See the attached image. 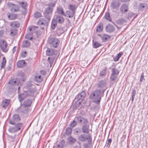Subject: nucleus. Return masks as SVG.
<instances>
[{
    "label": "nucleus",
    "instance_id": "f257e3e1",
    "mask_svg": "<svg viewBox=\"0 0 148 148\" xmlns=\"http://www.w3.org/2000/svg\"><path fill=\"white\" fill-rule=\"evenodd\" d=\"M101 91L97 90L92 92L90 95V98L93 99V102L97 104H99L101 99Z\"/></svg>",
    "mask_w": 148,
    "mask_h": 148
},
{
    "label": "nucleus",
    "instance_id": "f03ea898",
    "mask_svg": "<svg viewBox=\"0 0 148 148\" xmlns=\"http://www.w3.org/2000/svg\"><path fill=\"white\" fill-rule=\"evenodd\" d=\"M13 125V126L10 127L8 130L11 133L18 131L23 127V124L21 123H15Z\"/></svg>",
    "mask_w": 148,
    "mask_h": 148
},
{
    "label": "nucleus",
    "instance_id": "7ed1b4c3",
    "mask_svg": "<svg viewBox=\"0 0 148 148\" xmlns=\"http://www.w3.org/2000/svg\"><path fill=\"white\" fill-rule=\"evenodd\" d=\"M21 120V117L19 114H15L12 116L11 119L9 121V123L11 125H14L15 123L19 122Z\"/></svg>",
    "mask_w": 148,
    "mask_h": 148
},
{
    "label": "nucleus",
    "instance_id": "20e7f679",
    "mask_svg": "<svg viewBox=\"0 0 148 148\" xmlns=\"http://www.w3.org/2000/svg\"><path fill=\"white\" fill-rule=\"evenodd\" d=\"M27 85L28 87H32V88H29V90L26 92L28 96H32L36 92V89L32 83L31 82H29Z\"/></svg>",
    "mask_w": 148,
    "mask_h": 148
},
{
    "label": "nucleus",
    "instance_id": "39448f33",
    "mask_svg": "<svg viewBox=\"0 0 148 148\" xmlns=\"http://www.w3.org/2000/svg\"><path fill=\"white\" fill-rule=\"evenodd\" d=\"M7 6L9 8H10L11 11L12 12H17L19 11L18 5L12 2H8L7 4Z\"/></svg>",
    "mask_w": 148,
    "mask_h": 148
},
{
    "label": "nucleus",
    "instance_id": "423d86ee",
    "mask_svg": "<svg viewBox=\"0 0 148 148\" xmlns=\"http://www.w3.org/2000/svg\"><path fill=\"white\" fill-rule=\"evenodd\" d=\"M79 140L82 142H86L89 140H91L90 136L89 134H82L79 137Z\"/></svg>",
    "mask_w": 148,
    "mask_h": 148
},
{
    "label": "nucleus",
    "instance_id": "0eeeda50",
    "mask_svg": "<svg viewBox=\"0 0 148 148\" xmlns=\"http://www.w3.org/2000/svg\"><path fill=\"white\" fill-rule=\"evenodd\" d=\"M75 119L77 120V122L83 124L87 125V123H88L87 119L81 116H76L75 117Z\"/></svg>",
    "mask_w": 148,
    "mask_h": 148
},
{
    "label": "nucleus",
    "instance_id": "6e6552de",
    "mask_svg": "<svg viewBox=\"0 0 148 148\" xmlns=\"http://www.w3.org/2000/svg\"><path fill=\"white\" fill-rule=\"evenodd\" d=\"M0 47L3 51L6 52L8 51L7 48V44L6 41L3 40H2L1 41L0 43Z\"/></svg>",
    "mask_w": 148,
    "mask_h": 148
},
{
    "label": "nucleus",
    "instance_id": "1a4fd4ad",
    "mask_svg": "<svg viewBox=\"0 0 148 148\" xmlns=\"http://www.w3.org/2000/svg\"><path fill=\"white\" fill-rule=\"evenodd\" d=\"M48 20L44 18H41L37 22L38 25H47L49 21Z\"/></svg>",
    "mask_w": 148,
    "mask_h": 148
},
{
    "label": "nucleus",
    "instance_id": "9d476101",
    "mask_svg": "<svg viewBox=\"0 0 148 148\" xmlns=\"http://www.w3.org/2000/svg\"><path fill=\"white\" fill-rule=\"evenodd\" d=\"M75 13V12L67 10L66 11L64 16L69 18H72L73 17Z\"/></svg>",
    "mask_w": 148,
    "mask_h": 148
},
{
    "label": "nucleus",
    "instance_id": "9b49d317",
    "mask_svg": "<svg viewBox=\"0 0 148 148\" xmlns=\"http://www.w3.org/2000/svg\"><path fill=\"white\" fill-rule=\"evenodd\" d=\"M106 32L111 33L114 31L115 28L113 26L110 24L107 25L105 28Z\"/></svg>",
    "mask_w": 148,
    "mask_h": 148
},
{
    "label": "nucleus",
    "instance_id": "f8f14e48",
    "mask_svg": "<svg viewBox=\"0 0 148 148\" xmlns=\"http://www.w3.org/2000/svg\"><path fill=\"white\" fill-rule=\"evenodd\" d=\"M55 19L57 22L59 23H62L64 21V18L61 15H58L56 16Z\"/></svg>",
    "mask_w": 148,
    "mask_h": 148
},
{
    "label": "nucleus",
    "instance_id": "ddd939ff",
    "mask_svg": "<svg viewBox=\"0 0 148 148\" xmlns=\"http://www.w3.org/2000/svg\"><path fill=\"white\" fill-rule=\"evenodd\" d=\"M128 9V6L126 4H123L120 8V11L122 13H125L127 11Z\"/></svg>",
    "mask_w": 148,
    "mask_h": 148
},
{
    "label": "nucleus",
    "instance_id": "4468645a",
    "mask_svg": "<svg viewBox=\"0 0 148 148\" xmlns=\"http://www.w3.org/2000/svg\"><path fill=\"white\" fill-rule=\"evenodd\" d=\"M89 125H84L82 128V130L83 133L88 134L89 132Z\"/></svg>",
    "mask_w": 148,
    "mask_h": 148
},
{
    "label": "nucleus",
    "instance_id": "2eb2a0df",
    "mask_svg": "<svg viewBox=\"0 0 148 148\" xmlns=\"http://www.w3.org/2000/svg\"><path fill=\"white\" fill-rule=\"evenodd\" d=\"M86 94L85 91L83 90L78 95L77 99L78 100L83 99L86 97Z\"/></svg>",
    "mask_w": 148,
    "mask_h": 148
},
{
    "label": "nucleus",
    "instance_id": "dca6fc26",
    "mask_svg": "<svg viewBox=\"0 0 148 148\" xmlns=\"http://www.w3.org/2000/svg\"><path fill=\"white\" fill-rule=\"evenodd\" d=\"M59 43V40L57 39H54L52 40L51 43V45L54 47H58Z\"/></svg>",
    "mask_w": 148,
    "mask_h": 148
},
{
    "label": "nucleus",
    "instance_id": "f3484780",
    "mask_svg": "<svg viewBox=\"0 0 148 148\" xmlns=\"http://www.w3.org/2000/svg\"><path fill=\"white\" fill-rule=\"evenodd\" d=\"M57 12L60 15L64 16L65 12L62 7L61 6H58L57 8Z\"/></svg>",
    "mask_w": 148,
    "mask_h": 148
},
{
    "label": "nucleus",
    "instance_id": "a211bd4d",
    "mask_svg": "<svg viewBox=\"0 0 148 148\" xmlns=\"http://www.w3.org/2000/svg\"><path fill=\"white\" fill-rule=\"evenodd\" d=\"M27 96L28 95H27L26 92H24L23 93L20 95L18 97L20 101L21 102L24 99L26 98Z\"/></svg>",
    "mask_w": 148,
    "mask_h": 148
},
{
    "label": "nucleus",
    "instance_id": "6ab92c4d",
    "mask_svg": "<svg viewBox=\"0 0 148 148\" xmlns=\"http://www.w3.org/2000/svg\"><path fill=\"white\" fill-rule=\"evenodd\" d=\"M9 84L12 86L18 85L19 84L18 82L17 81V79H11L9 82Z\"/></svg>",
    "mask_w": 148,
    "mask_h": 148
},
{
    "label": "nucleus",
    "instance_id": "aec40b11",
    "mask_svg": "<svg viewBox=\"0 0 148 148\" xmlns=\"http://www.w3.org/2000/svg\"><path fill=\"white\" fill-rule=\"evenodd\" d=\"M77 6L75 4H69L68 6V9L69 10L73 12H75Z\"/></svg>",
    "mask_w": 148,
    "mask_h": 148
},
{
    "label": "nucleus",
    "instance_id": "412c9836",
    "mask_svg": "<svg viewBox=\"0 0 148 148\" xmlns=\"http://www.w3.org/2000/svg\"><path fill=\"white\" fill-rule=\"evenodd\" d=\"M10 102L9 100L5 99L2 102L1 106L3 108H5L8 106Z\"/></svg>",
    "mask_w": 148,
    "mask_h": 148
},
{
    "label": "nucleus",
    "instance_id": "4be33fe9",
    "mask_svg": "<svg viewBox=\"0 0 148 148\" xmlns=\"http://www.w3.org/2000/svg\"><path fill=\"white\" fill-rule=\"evenodd\" d=\"M55 50L52 49L48 48L46 54L49 56H52L55 54Z\"/></svg>",
    "mask_w": 148,
    "mask_h": 148
},
{
    "label": "nucleus",
    "instance_id": "5701e85b",
    "mask_svg": "<svg viewBox=\"0 0 148 148\" xmlns=\"http://www.w3.org/2000/svg\"><path fill=\"white\" fill-rule=\"evenodd\" d=\"M18 15L17 14H9L8 15V18L10 20H13L17 18Z\"/></svg>",
    "mask_w": 148,
    "mask_h": 148
},
{
    "label": "nucleus",
    "instance_id": "b1692460",
    "mask_svg": "<svg viewBox=\"0 0 148 148\" xmlns=\"http://www.w3.org/2000/svg\"><path fill=\"white\" fill-rule=\"evenodd\" d=\"M11 27L13 28H18L19 26V24L17 21H13L11 23Z\"/></svg>",
    "mask_w": 148,
    "mask_h": 148
},
{
    "label": "nucleus",
    "instance_id": "393cba45",
    "mask_svg": "<svg viewBox=\"0 0 148 148\" xmlns=\"http://www.w3.org/2000/svg\"><path fill=\"white\" fill-rule=\"evenodd\" d=\"M25 64V62L24 60H22L18 61L17 63V65L18 67L21 68L24 66Z\"/></svg>",
    "mask_w": 148,
    "mask_h": 148
},
{
    "label": "nucleus",
    "instance_id": "a878e982",
    "mask_svg": "<svg viewBox=\"0 0 148 148\" xmlns=\"http://www.w3.org/2000/svg\"><path fill=\"white\" fill-rule=\"evenodd\" d=\"M57 22L55 19V18H54L52 21L51 27L52 29H54L56 28L57 25Z\"/></svg>",
    "mask_w": 148,
    "mask_h": 148
},
{
    "label": "nucleus",
    "instance_id": "bb28decb",
    "mask_svg": "<svg viewBox=\"0 0 148 148\" xmlns=\"http://www.w3.org/2000/svg\"><path fill=\"white\" fill-rule=\"evenodd\" d=\"M110 38V36L109 35L106 34H103L101 37L102 40L103 42L106 41L107 40Z\"/></svg>",
    "mask_w": 148,
    "mask_h": 148
},
{
    "label": "nucleus",
    "instance_id": "cd10ccee",
    "mask_svg": "<svg viewBox=\"0 0 148 148\" xmlns=\"http://www.w3.org/2000/svg\"><path fill=\"white\" fill-rule=\"evenodd\" d=\"M106 83L104 81H100L98 84V87L100 88H103L106 86Z\"/></svg>",
    "mask_w": 148,
    "mask_h": 148
},
{
    "label": "nucleus",
    "instance_id": "c85d7f7f",
    "mask_svg": "<svg viewBox=\"0 0 148 148\" xmlns=\"http://www.w3.org/2000/svg\"><path fill=\"white\" fill-rule=\"evenodd\" d=\"M31 103V100L30 99H28L24 101L23 105L27 107L30 106Z\"/></svg>",
    "mask_w": 148,
    "mask_h": 148
},
{
    "label": "nucleus",
    "instance_id": "c756f323",
    "mask_svg": "<svg viewBox=\"0 0 148 148\" xmlns=\"http://www.w3.org/2000/svg\"><path fill=\"white\" fill-rule=\"evenodd\" d=\"M103 29V25L102 23H99L98 25L96 31L98 32H100L102 31Z\"/></svg>",
    "mask_w": 148,
    "mask_h": 148
},
{
    "label": "nucleus",
    "instance_id": "7c9ffc66",
    "mask_svg": "<svg viewBox=\"0 0 148 148\" xmlns=\"http://www.w3.org/2000/svg\"><path fill=\"white\" fill-rule=\"evenodd\" d=\"M68 140L69 144H72L76 141V140L71 136H69L68 138Z\"/></svg>",
    "mask_w": 148,
    "mask_h": 148
},
{
    "label": "nucleus",
    "instance_id": "2f4dec72",
    "mask_svg": "<svg viewBox=\"0 0 148 148\" xmlns=\"http://www.w3.org/2000/svg\"><path fill=\"white\" fill-rule=\"evenodd\" d=\"M27 109V107L23 105L21 106L19 110L22 112L25 113L26 112Z\"/></svg>",
    "mask_w": 148,
    "mask_h": 148
},
{
    "label": "nucleus",
    "instance_id": "473e14b6",
    "mask_svg": "<svg viewBox=\"0 0 148 148\" xmlns=\"http://www.w3.org/2000/svg\"><path fill=\"white\" fill-rule=\"evenodd\" d=\"M30 42L28 40H24L23 42L22 46L23 47H27L29 46Z\"/></svg>",
    "mask_w": 148,
    "mask_h": 148
},
{
    "label": "nucleus",
    "instance_id": "72a5a7b5",
    "mask_svg": "<svg viewBox=\"0 0 148 148\" xmlns=\"http://www.w3.org/2000/svg\"><path fill=\"white\" fill-rule=\"evenodd\" d=\"M53 12V8L51 7L47 8L45 9L44 13L51 14Z\"/></svg>",
    "mask_w": 148,
    "mask_h": 148
},
{
    "label": "nucleus",
    "instance_id": "f704fd0d",
    "mask_svg": "<svg viewBox=\"0 0 148 148\" xmlns=\"http://www.w3.org/2000/svg\"><path fill=\"white\" fill-rule=\"evenodd\" d=\"M119 5V4L117 2H113L111 4V7L113 9H115L118 8Z\"/></svg>",
    "mask_w": 148,
    "mask_h": 148
},
{
    "label": "nucleus",
    "instance_id": "c9c22d12",
    "mask_svg": "<svg viewBox=\"0 0 148 148\" xmlns=\"http://www.w3.org/2000/svg\"><path fill=\"white\" fill-rule=\"evenodd\" d=\"M64 33L63 29L62 27L59 28L56 30V33L58 36H60Z\"/></svg>",
    "mask_w": 148,
    "mask_h": 148
},
{
    "label": "nucleus",
    "instance_id": "e433bc0d",
    "mask_svg": "<svg viewBox=\"0 0 148 148\" xmlns=\"http://www.w3.org/2000/svg\"><path fill=\"white\" fill-rule=\"evenodd\" d=\"M6 60L5 58L4 57L3 58L2 61L0 65L1 69L3 68L5 65Z\"/></svg>",
    "mask_w": 148,
    "mask_h": 148
},
{
    "label": "nucleus",
    "instance_id": "4c0bfd02",
    "mask_svg": "<svg viewBox=\"0 0 148 148\" xmlns=\"http://www.w3.org/2000/svg\"><path fill=\"white\" fill-rule=\"evenodd\" d=\"M44 14L46 19L49 21L52 16V14L44 12Z\"/></svg>",
    "mask_w": 148,
    "mask_h": 148
},
{
    "label": "nucleus",
    "instance_id": "58836bf2",
    "mask_svg": "<svg viewBox=\"0 0 148 148\" xmlns=\"http://www.w3.org/2000/svg\"><path fill=\"white\" fill-rule=\"evenodd\" d=\"M101 46V44L97 42H93V46L94 48H97Z\"/></svg>",
    "mask_w": 148,
    "mask_h": 148
},
{
    "label": "nucleus",
    "instance_id": "ea45409f",
    "mask_svg": "<svg viewBox=\"0 0 148 148\" xmlns=\"http://www.w3.org/2000/svg\"><path fill=\"white\" fill-rule=\"evenodd\" d=\"M107 68L105 67V68L100 72V75L101 76L105 75L106 74V71Z\"/></svg>",
    "mask_w": 148,
    "mask_h": 148
},
{
    "label": "nucleus",
    "instance_id": "a19ab883",
    "mask_svg": "<svg viewBox=\"0 0 148 148\" xmlns=\"http://www.w3.org/2000/svg\"><path fill=\"white\" fill-rule=\"evenodd\" d=\"M35 80L38 82H42V78L40 75L36 76L35 77Z\"/></svg>",
    "mask_w": 148,
    "mask_h": 148
},
{
    "label": "nucleus",
    "instance_id": "79ce46f5",
    "mask_svg": "<svg viewBox=\"0 0 148 148\" xmlns=\"http://www.w3.org/2000/svg\"><path fill=\"white\" fill-rule=\"evenodd\" d=\"M72 129L71 127H68L66 128V134L67 135H70L71 134Z\"/></svg>",
    "mask_w": 148,
    "mask_h": 148
},
{
    "label": "nucleus",
    "instance_id": "37998d69",
    "mask_svg": "<svg viewBox=\"0 0 148 148\" xmlns=\"http://www.w3.org/2000/svg\"><path fill=\"white\" fill-rule=\"evenodd\" d=\"M122 54L120 53H119L114 58V61L115 62L118 61L119 58L121 57Z\"/></svg>",
    "mask_w": 148,
    "mask_h": 148
},
{
    "label": "nucleus",
    "instance_id": "c03bdc74",
    "mask_svg": "<svg viewBox=\"0 0 148 148\" xmlns=\"http://www.w3.org/2000/svg\"><path fill=\"white\" fill-rule=\"evenodd\" d=\"M25 37L26 39L30 40H32L33 38L32 35L29 33H28L26 34L25 36Z\"/></svg>",
    "mask_w": 148,
    "mask_h": 148
},
{
    "label": "nucleus",
    "instance_id": "a18cd8bd",
    "mask_svg": "<svg viewBox=\"0 0 148 148\" xmlns=\"http://www.w3.org/2000/svg\"><path fill=\"white\" fill-rule=\"evenodd\" d=\"M117 77V75L111 74L110 77V80L112 81L115 80Z\"/></svg>",
    "mask_w": 148,
    "mask_h": 148
},
{
    "label": "nucleus",
    "instance_id": "49530a36",
    "mask_svg": "<svg viewBox=\"0 0 148 148\" xmlns=\"http://www.w3.org/2000/svg\"><path fill=\"white\" fill-rule=\"evenodd\" d=\"M48 61L49 62L50 64L51 65L53 64L54 61V58H53L52 57L50 58V57H49L48 58Z\"/></svg>",
    "mask_w": 148,
    "mask_h": 148
},
{
    "label": "nucleus",
    "instance_id": "de8ad7c7",
    "mask_svg": "<svg viewBox=\"0 0 148 148\" xmlns=\"http://www.w3.org/2000/svg\"><path fill=\"white\" fill-rule=\"evenodd\" d=\"M64 140H62L60 143V144L57 146V148H63V144H64Z\"/></svg>",
    "mask_w": 148,
    "mask_h": 148
},
{
    "label": "nucleus",
    "instance_id": "09e8293b",
    "mask_svg": "<svg viewBox=\"0 0 148 148\" xmlns=\"http://www.w3.org/2000/svg\"><path fill=\"white\" fill-rule=\"evenodd\" d=\"M105 16L107 20L110 21L111 20L110 14L108 12H107L106 13Z\"/></svg>",
    "mask_w": 148,
    "mask_h": 148
},
{
    "label": "nucleus",
    "instance_id": "8fccbe9b",
    "mask_svg": "<svg viewBox=\"0 0 148 148\" xmlns=\"http://www.w3.org/2000/svg\"><path fill=\"white\" fill-rule=\"evenodd\" d=\"M112 74L118 75L119 73V71L116 69H115V68L112 69Z\"/></svg>",
    "mask_w": 148,
    "mask_h": 148
},
{
    "label": "nucleus",
    "instance_id": "3c124183",
    "mask_svg": "<svg viewBox=\"0 0 148 148\" xmlns=\"http://www.w3.org/2000/svg\"><path fill=\"white\" fill-rule=\"evenodd\" d=\"M16 29H12L11 30L10 34L11 35L14 36L16 34Z\"/></svg>",
    "mask_w": 148,
    "mask_h": 148
},
{
    "label": "nucleus",
    "instance_id": "603ef678",
    "mask_svg": "<svg viewBox=\"0 0 148 148\" xmlns=\"http://www.w3.org/2000/svg\"><path fill=\"white\" fill-rule=\"evenodd\" d=\"M34 16L37 18H39L41 16V14L38 12H35L34 14Z\"/></svg>",
    "mask_w": 148,
    "mask_h": 148
},
{
    "label": "nucleus",
    "instance_id": "864d4df0",
    "mask_svg": "<svg viewBox=\"0 0 148 148\" xmlns=\"http://www.w3.org/2000/svg\"><path fill=\"white\" fill-rule=\"evenodd\" d=\"M77 122L75 121V120H74L72 122H71L70 124V126L71 127H73L77 125Z\"/></svg>",
    "mask_w": 148,
    "mask_h": 148
},
{
    "label": "nucleus",
    "instance_id": "5fc2aeb1",
    "mask_svg": "<svg viewBox=\"0 0 148 148\" xmlns=\"http://www.w3.org/2000/svg\"><path fill=\"white\" fill-rule=\"evenodd\" d=\"M20 5L21 7L24 9H25L26 8L27 4L26 3H25L24 2H21L20 3Z\"/></svg>",
    "mask_w": 148,
    "mask_h": 148
},
{
    "label": "nucleus",
    "instance_id": "6e6d98bb",
    "mask_svg": "<svg viewBox=\"0 0 148 148\" xmlns=\"http://www.w3.org/2000/svg\"><path fill=\"white\" fill-rule=\"evenodd\" d=\"M21 57L25 58L26 56V52L22 51L21 53Z\"/></svg>",
    "mask_w": 148,
    "mask_h": 148
},
{
    "label": "nucleus",
    "instance_id": "4d7b16f0",
    "mask_svg": "<svg viewBox=\"0 0 148 148\" xmlns=\"http://www.w3.org/2000/svg\"><path fill=\"white\" fill-rule=\"evenodd\" d=\"M145 7L144 4L143 3H140L139 5L140 8L141 10H143V8Z\"/></svg>",
    "mask_w": 148,
    "mask_h": 148
},
{
    "label": "nucleus",
    "instance_id": "13d9d810",
    "mask_svg": "<svg viewBox=\"0 0 148 148\" xmlns=\"http://www.w3.org/2000/svg\"><path fill=\"white\" fill-rule=\"evenodd\" d=\"M125 21V20H124V19L123 18H122L119 19L118 21V23H119L122 24L123 23V22Z\"/></svg>",
    "mask_w": 148,
    "mask_h": 148
},
{
    "label": "nucleus",
    "instance_id": "bf43d9fd",
    "mask_svg": "<svg viewBox=\"0 0 148 148\" xmlns=\"http://www.w3.org/2000/svg\"><path fill=\"white\" fill-rule=\"evenodd\" d=\"M4 32L3 30L0 31V38L3 36Z\"/></svg>",
    "mask_w": 148,
    "mask_h": 148
},
{
    "label": "nucleus",
    "instance_id": "052dcab7",
    "mask_svg": "<svg viewBox=\"0 0 148 148\" xmlns=\"http://www.w3.org/2000/svg\"><path fill=\"white\" fill-rule=\"evenodd\" d=\"M112 141V140L111 139H109L108 141L107 145H110Z\"/></svg>",
    "mask_w": 148,
    "mask_h": 148
},
{
    "label": "nucleus",
    "instance_id": "680f3d73",
    "mask_svg": "<svg viewBox=\"0 0 148 148\" xmlns=\"http://www.w3.org/2000/svg\"><path fill=\"white\" fill-rule=\"evenodd\" d=\"M144 77L143 74V73H142L141 75L140 79V81L141 82H142L143 81V78H144Z\"/></svg>",
    "mask_w": 148,
    "mask_h": 148
},
{
    "label": "nucleus",
    "instance_id": "e2e57ef3",
    "mask_svg": "<svg viewBox=\"0 0 148 148\" xmlns=\"http://www.w3.org/2000/svg\"><path fill=\"white\" fill-rule=\"evenodd\" d=\"M135 94H136V91L134 90L132 92V96L134 97Z\"/></svg>",
    "mask_w": 148,
    "mask_h": 148
},
{
    "label": "nucleus",
    "instance_id": "0e129e2a",
    "mask_svg": "<svg viewBox=\"0 0 148 148\" xmlns=\"http://www.w3.org/2000/svg\"><path fill=\"white\" fill-rule=\"evenodd\" d=\"M34 27H29L28 28V30L29 31H32V29H34Z\"/></svg>",
    "mask_w": 148,
    "mask_h": 148
},
{
    "label": "nucleus",
    "instance_id": "69168bd1",
    "mask_svg": "<svg viewBox=\"0 0 148 148\" xmlns=\"http://www.w3.org/2000/svg\"><path fill=\"white\" fill-rule=\"evenodd\" d=\"M16 47H13V49H12V53H14L16 51Z\"/></svg>",
    "mask_w": 148,
    "mask_h": 148
},
{
    "label": "nucleus",
    "instance_id": "338daca9",
    "mask_svg": "<svg viewBox=\"0 0 148 148\" xmlns=\"http://www.w3.org/2000/svg\"><path fill=\"white\" fill-rule=\"evenodd\" d=\"M121 1L123 2H127L129 1L130 0H120Z\"/></svg>",
    "mask_w": 148,
    "mask_h": 148
},
{
    "label": "nucleus",
    "instance_id": "774afa93",
    "mask_svg": "<svg viewBox=\"0 0 148 148\" xmlns=\"http://www.w3.org/2000/svg\"><path fill=\"white\" fill-rule=\"evenodd\" d=\"M7 69H8V70H10V69H11V67H10V66H8V67Z\"/></svg>",
    "mask_w": 148,
    "mask_h": 148
}]
</instances>
